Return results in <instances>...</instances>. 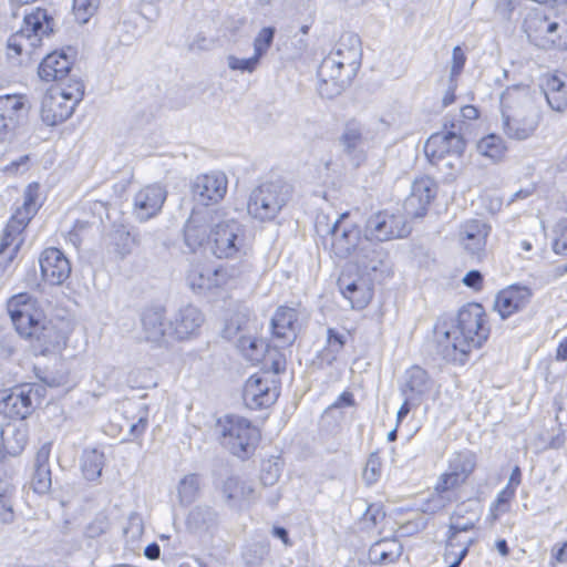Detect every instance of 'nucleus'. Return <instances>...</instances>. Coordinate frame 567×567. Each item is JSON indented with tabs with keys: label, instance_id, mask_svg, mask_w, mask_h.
Here are the masks:
<instances>
[{
	"label": "nucleus",
	"instance_id": "35",
	"mask_svg": "<svg viewBox=\"0 0 567 567\" xmlns=\"http://www.w3.org/2000/svg\"><path fill=\"white\" fill-rule=\"evenodd\" d=\"M223 495L229 506L240 507L243 502L255 499V489L239 477L230 476L223 484Z\"/></svg>",
	"mask_w": 567,
	"mask_h": 567
},
{
	"label": "nucleus",
	"instance_id": "37",
	"mask_svg": "<svg viewBox=\"0 0 567 567\" xmlns=\"http://www.w3.org/2000/svg\"><path fill=\"white\" fill-rule=\"evenodd\" d=\"M403 547L395 538H384L375 542L369 549L372 564L389 565L395 563L402 555Z\"/></svg>",
	"mask_w": 567,
	"mask_h": 567
},
{
	"label": "nucleus",
	"instance_id": "63",
	"mask_svg": "<svg viewBox=\"0 0 567 567\" xmlns=\"http://www.w3.org/2000/svg\"><path fill=\"white\" fill-rule=\"evenodd\" d=\"M327 342L332 352L338 353L346 344V337L333 328L327 331Z\"/></svg>",
	"mask_w": 567,
	"mask_h": 567
},
{
	"label": "nucleus",
	"instance_id": "49",
	"mask_svg": "<svg viewBox=\"0 0 567 567\" xmlns=\"http://www.w3.org/2000/svg\"><path fill=\"white\" fill-rule=\"evenodd\" d=\"M276 34L275 27L262 28L254 39V53L261 60L272 45Z\"/></svg>",
	"mask_w": 567,
	"mask_h": 567
},
{
	"label": "nucleus",
	"instance_id": "58",
	"mask_svg": "<svg viewBox=\"0 0 567 567\" xmlns=\"http://www.w3.org/2000/svg\"><path fill=\"white\" fill-rule=\"evenodd\" d=\"M465 62H466V56H465V53L463 52L462 48L458 45L454 47L453 51H452V65H451L449 82L453 83L454 80H456V78L463 71Z\"/></svg>",
	"mask_w": 567,
	"mask_h": 567
},
{
	"label": "nucleus",
	"instance_id": "2",
	"mask_svg": "<svg viewBox=\"0 0 567 567\" xmlns=\"http://www.w3.org/2000/svg\"><path fill=\"white\" fill-rule=\"evenodd\" d=\"M8 311L17 332L31 342L35 354L45 355L61 350L65 344L62 331L45 321L29 293L13 296L8 302Z\"/></svg>",
	"mask_w": 567,
	"mask_h": 567
},
{
	"label": "nucleus",
	"instance_id": "61",
	"mask_svg": "<svg viewBox=\"0 0 567 567\" xmlns=\"http://www.w3.org/2000/svg\"><path fill=\"white\" fill-rule=\"evenodd\" d=\"M384 518L385 513L379 504H370L363 514V519L369 522L371 527L378 526Z\"/></svg>",
	"mask_w": 567,
	"mask_h": 567
},
{
	"label": "nucleus",
	"instance_id": "1",
	"mask_svg": "<svg viewBox=\"0 0 567 567\" xmlns=\"http://www.w3.org/2000/svg\"><path fill=\"white\" fill-rule=\"evenodd\" d=\"M489 337L486 313L482 305L472 302L463 306L452 330H446L439 341V351L447 362L463 365L473 349L481 348Z\"/></svg>",
	"mask_w": 567,
	"mask_h": 567
},
{
	"label": "nucleus",
	"instance_id": "20",
	"mask_svg": "<svg viewBox=\"0 0 567 567\" xmlns=\"http://www.w3.org/2000/svg\"><path fill=\"white\" fill-rule=\"evenodd\" d=\"M166 189L158 185H148L138 190L133 199V215L141 223L155 217L166 200Z\"/></svg>",
	"mask_w": 567,
	"mask_h": 567
},
{
	"label": "nucleus",
	"instance_id": "53",
	"mask_svg": "<svg viewBox=\"0 0 567 567\" xmlns=\"http://www.w3.org/2000/svg\"><path fill=\"white\" fill-rule=\"evenodd\" d=\"M476 542L473 537L462 538L460 537V534L452 533L447 530V539H446V550L444 554V559L447 561L451 556L455 557L457 556L453 549L455 547H461L463 549L465 546L467 548V551L470 550V547Z\"/></svg>",
	"mask_w": 567,
	"mask_h": 567
},
{
	"label": "nucleus",
	"instance_id": "38",
	"mask_svg": "<svg viewBox=\"0 0 567 567\" xmlns=\"http://www.w3.org/2000/svg\"><path fill=\"white\" fill-rule=\"evenodd\" d=\"M105 465V455L97 449H85L81 456V470L85 480L97 481Z\"/></svg>",
	"mask_w": 567,
	"mask_h": 567
},
{
	"label": "nucleus",
	"instance_id": "29",
	"mask_svg": "<svg viewBox=\"0 0 567 567\" xmlns=\"http://www.w3.org/2000/svg\"><path fill=\"white\" fill-rule=\"evenodd\" d=\"M229 276L224 268H204L199 266L193 267L187 276L186 281L189 288L197 293H205L215 288L227 285Z\"/></svg>",
	"mask_w": 567,
	"mask_h": 567
},
{
	"label": "nucleus",
	"instance_id": "51",
	"mask_svg": "<svg viewBox=\"0 0 567 567\" xmlns=\"http://www.w3.org/2000/svg\"><path fill=\"white\" fill-rule=\"evenodd\" d=\"M382 462L378 452H372L367 461L362 478L367 485H372L381 477Z\"/></svg>",
	"mask_w": 567,
	"mask_h": 567
},
{
	"label": "nucleus",
	"instance_id": "39",
	"mask_svg": "<svg viewBox=\"0 0 567 567\" xmlns=\"http://www.w3.org/2000/svg\"><path fill=\"white\" fill-rule=\"evenodd\" d=\"M218 522L217 512L210 506H195L188 514L186 524L190 530L198 532L209 529Z\"/></svg>",
	"mask_w": 567,
	"mask_h": 567
},
{
	"label": "nucleus",
	"instance_id": "7",
	"mask_svg": "<svg viewBox=\"0 0 567 567\" xmlns=\"http://www.w3.org/2000/svg\"><path fill=\"white\" fill-rule=\"evenodd\" d=\"M522 30L528 42L542 50L554 49L567 31V21L561 23L557 17H550L544 9L529 10L523 20Z\"/></svg>",
	"mask_w": 567,
	"mask_h": 567
},
{
	"label": "nucleus",
	"instance_id": "34",
	"mask_svg": "<svg viewBox=\"0 0 567 567\" xmlns=\"http://www.w3.org/2000/svg\"><path fill=\"white\" fill-rule=\"evenodd\" d=\"M50 447L43 445L35 455L31 487L37 494H47L52 486L51 468L49 464Z\"/></svg>",
	"mask_w": 567,
	"mask_h": 567
},
{
	"label": "nucleus",
	"instance_id": "23",
	"mask_svg": "<svg viewBox=\"0 0 567 567\" xmlns=\"http://www.w3.org/2000/svg\"><path fill=\"white\" fill-rule=\"evenodd\" d=\"M270 328L277 347L291 346L299 331L298 311L287 306L278 307L271 318Z\"/></svg>",
	"mask_w": 567,
	"mask_h": 567
},
{
	"label": "nucleus",
	"instance_id": "55",
	"mask_svg": "<svg viewBox=\"0 0 567 567\" xmlns=\"http://www.w3.org/2000/svg\"><path fill=\"white\" fill-rule=\"evenodd\" d=\"M259 62L260 59L255 53L248 59H240L234 55H229L227 58V64L230 70L248 73H252L257 69Z\"/></svg>",
	"mask_w": 567,
	"mask_h": 567
},
{
	"label": "nucleus",
	"instance_id": "17",
	"mask_svg": "<svg viewBox=\"0 0 567 567\" xmlns=\"http://www.w3.org/2000/svg\"><path fill=\"white\" fill-rule=\"evenodd\" d=\"M75 51L72 48L66 50L53 51L45 55L38 68V74L41 80L47 82H61L68 84L72 78L71 72ZM73 78L79 79L73 75Z\"/></svg>",
	"mask_w": 567,
	"mask_h": 567
},
{
	"label": "nucleus",
	"instance_id": "31",
	"mask_svg": "<svg viewBox=\"0 0 567 567\" xmlns=\"http://www.w3.org/2000/svg\"><path fill=\"white\" fill-rule=\"evenodd\" d=\"M434 386L433 379L427 371L420 365H413L404 373V381L401 385V392L419 403L431 393Z\"/></svg>",
	"mask_w": 567,
	"mask_h": 567
},
{
	"label": "nucleus",
	"instance_id": "19",
	"mask_svg": "<svg viewBox=\"0 0 567 567\" xmlns=\"http://www.w3.org/2000/svg\"><path fill=\"white\" fill-rule=\"evenodd\" d=\"M39 264L43 279L50 285L60 286L71 275V262L59 248H45L40 255Z\"/></svg>",
	"mask_w": 567,
	"mask_h": 567
},
{
	"label": "nucleus",
	"instance_id": "50",
	"mask_svg": "<svg viewBox=\"0 0 567 567\" xmlns=\"http://www.w3.org/2000/svg\"><path fill=\"white\" fill-rule=\"evenodd\" d=\"M100 0H73V13L75 20L84 24L96 12Z\"/></svg>",
	"mask_w": 567,
	"mask_h": 567
},
{
	"label": "nucleus",
	"instance_id": "14",
	"mask_svg": "<svg viewBox=\"0 0 567 567\" xmlns=\"http://www.w3.org/2000/svg\"><path fill=\"white\" fill-rule=\"evenodd\" d=\"M279 396L277 381L267 374H254L244 385L243 399L250 410H259L272 405Z\"/></svg>",
	"mask_w": 567,
	"mask_h": 567
},
{
	"label": "nucleus",
	"instance_id": "54",
	"mask_svg": "<svg viewBox=\"0 0 567 567\" xmlns=\"http://www.w3.org/2000/svg\"><path fill=\"white\" fill-rule=\"evenodd\" d=\"M280 477V466L275 460L264 461L260 470V482L264 486H272Z\"/></svg>",
	"mask_w": 567,
	"mask_h": 567
},
{
	"label": "nucleus",
	"instance_id": "42",
	"mask_svg": "<svg viewBox=\"0 0 567 567\" xmlns=\"http://www.w3.org/2000/svg\"><path fill=\"white\" fill-rule=\"evenodd\" d=\"M476 150L484 157H487L493 162H497L503 158L506 152V146L501 136L496 134H488L478 141Z\"/></svg>",
	"mask_w": 567,
	"mask_h": 567
},
{
	"label": "nucleus",
	"instance_id": "5",
	"mask_svg": "<svg viewBox=\"0 0 567 567\" xmlns=\"http://www.w3.org/2000/svg\"><path fill=\"white\" fill-rule=\"evenodd\" d=\"M292 187L281 178L268 181L249 195L248 214L260 221L274 220L291 198Z\"/></svg>",
	"mask_w": 567,
	"mask_h": 567
},
{
	"label": "nucleus",
	"instance_id": "46",
	"mask_svg": "<svg viewBox=\"0 0 567 567\" xmlns=\"http://www.w3.org/2000/svg\"><path fill=\"white\" fill-rule=\"evenodd\" d=\"M451 492H452V489L443 491L440 486V481H439L434 487V492L423 504V512L434 514V513L445 508L453 501Z\"/></svg>",
	"mask_w": 567,
	"mask_h": 567
},
{
	"label": "nucleus",
	"instance_id": "22",
	"mask_svg": "<svg viewBox=\"0 0 567 567\" xmlns=\"http://www.w3.org/2000/svg\"><path fill=\"white\" fill-rule=\"evenodd\" d=\"M28 109L22 95H0V143L8 141Z\"/></svg>",
	"mask_w": 567,
	"mask_h": 567
},
{
	"label": "nucleus",
	"instance_id": "60",
	"mask_svg": "<svg viewBox=\"0 0 567 567\" xmlns=\"http://www.w3.org/2000/svg\"><path fill=\"white\" fill-rule=\"evenodd\" d=\"M548 105L554 110L561 112L567 109V89L548 93L545 95Z\"/></svg>",
	"mask_w": 567,
	"mask_h": 567
},
{
	"label": "nucleus",
	"instance_id": "16",
	"mask_svg": "<svg viewBox=\"0 0 567 567\" xmlns=\"http://www.w3.org/2000/svg\"><path fill=\"white\" fill-rule=\"evenodd\" d=\"M348 213L340 215L329 229L331 236V249L339 258L354 256L355 250L361 245V229L354 224L344 223Z\"/></svg>",
	"mask_w": 567,
	"mask_h": 567
},
{
	"label": "nucleus",
	"instance_id": "40",
	"mask_svg": "<svg viewBox=\"0 0 567 567\" xmlns=\"http://www.w3.org/2000/svg\"><path fill=\"white\" fill-rule=\"evenodd\" d=\"M338 286L343 297L350 301L352 308L362 309L371 299L370 290L357 281L348 282L344 277H341L338 280Z\"/></svg>",
	"mask_w": 567,
	"mask_h": 567
},
{
	"label": "nucleus",
	"instance_id": "24",
	"mask_svg": "<svg viewBox=\"0 0 567 567\" xmlns=\"http://www.w3.org/2000/svg\"><path fill=\"white\" fill-rule=\"evenodd\" d=\"M466 143L463 136L454 131H445L432 134L425 143V155L433 162L443 159L445 155L461 156Z\"/></svg>",
	"mask_w": 567,
	"mask_h": 567
},
{
	"label": "nucleus",
	"instance_id": "56",
	"mask_svg": "<svg viewBox=\"0 0 567 567\" xmlns=\"http://www.w3.org/2000/svg\"><path fill=\"white\" fill-rule=\"evenodd\" d=\"M39 198V185L33 183L29 184L23 193L22 208L32 214H37L40 205L38 204Z\"/></svg>",
	"mask_w": 567,
	"mask_h": 567
},
{
	"label": "nucleus",
	"instance_id": "44",
	"mask_svg": "<svg viewBox=\"0 0 567 567\" xmlns=\"http://www.w3.org/2000/svg\"><path fill=\"white\" fill-rule=\"evenodd\" d=\"M179 503L188 506L195 502L199 493V476L197 474H188L184 476L177 487Z\"/></svg>",
	"mask_w": 567,
	"mask_h": 567
},
{
	"label": "nucleus",
	"instance_id": "33",
	"mask_svg": "<svg viewBox=\"0 0 567 567\" xmlns=\"http://www.w3.org/2000/svg\"><path fill=\"white\" fill-rule=\"evenodd\" d=\"M141 321L147 341L159 343L169 338V322H165V311L163 308L145 309Z\"/></svg>",
	"mask_w": 567,
	"mask_h": 567
},
{
	"label": "nucleus",
	"instance_id": "62",
	"mask_svg": "<svg viewBox=\"0 0 567 567\" xmlns=\"http://www.w3.org/2000/svg\"><path fill=\"white\" fill-rule=\"evenodd\" d=\"M109 529V522L105 516H97L92 523H90L86 527V536L90 538L99 537L100 535L106 533Z\"/></svg>",
	"mask_w": 567,
	"mask_h": 567
},
{
	"label": "nucleus",
	"instance_id": "43",
	"mask_svg": "<svg viewBox=\"0 0 567 567\" xmlns=\"http://www.w3.org/2000/svg\"><path fill=\"white\" fill-rule=\"evenodd\" d=\"M237 347L249 361H260L268 346L261 339L241 336L237 341Z\"/></svg>",
	"mask_w": 567,
	"mask_h": 567
},
{
	"label": "nucleus",
	"instance_id": "3",
	"mask_svg": "<svg viewBox=\"0 0 567 567\" xmlns=\"http://www.w3.org/2000/svg\"><path fill=\"white\" fill-rule=\"evenodd\" d=\"M519 87L507 89L502 95L503 131L507 137L524 141L530 137L537 130L540 114L530 99L523 94L517 99V105H511L514 93H519Z\"/></svg>",
	"mask_w": 567,
	"mask_h": 567
},
{
	"label": "nucleus",
	"instance_id": "64",
	"mask_svg": "<svg viewBox=\"0 0 567 567\" xmlns=\"http://www.w3.org/2000/svg\"><path fill=\"white\" fill-rule=\"evenodd\" d=\"M266 360L269 362V368L275 374H279L286 370V359L281 353L277 351L272 353L269 351Z\"/></svg>",
	"mask_w": 567,
	"mask_h": 567
},
{
	"label": "nucleus",
	"instance_id": "8",
	"mask_svg": "<svg viewBox=\"0 0 567 567\" xmlns=\"http://www.w3.org/2000/svg\"><path fill=\"white\" fill-rule=\"evenodd\" d=\"M210 235V250L217 258H238L245 252L244 226L235 218H225L220 210Z\"/></svg>",
	"mask_w": 567,
	"mask_h": 567
},
{
	"label": "nucleus",
	"instance_id": "45",
	"mask_svg": "<svg viewBox=\"0 0 567 567\" xmlns=\"http://www.w3.org/2000/svg\"><path fill=\"white\" fill-rule=\"evenodd\" d=\"M110 238L122 257L126 256L131 250V245L136 243L135 236L124 225H113Z\"/></svg>",
	"mask_w": 567,
	"mask_h": 567
},
{
	"label": "nucleus",
	"instance_id": "15",
	"mask_svg": "<svg viewBox=\"0 0 567 567\" xmlns=\"http://www.w3.org/2000/svg\"><path fill=\"white\" fill-rule=\"evenodd\" d=\"M228 179L221 172H210L195 177L190 189L193 198L200 207H210L224 198L227 192Z\"/></svg>",
	"mask_w": 567,
	"mask_h": 567
},
{
	"label": "nucleus",
	"instance_id": "27",
	"mask_svg": "<svg viewBox=\"0 0 567 567\" xmlns=\"http://www.w3.org/2000/svg\"><path fill=\"white\" fill-rule=\"evenodd\" d=\"M203 322L202 311L193 305H186L178 309L169 321V338L185 340L197 333Z\"/></svg>",
	"mask_w": 567,
	"mask_h": 567
},
{
	"label": "nucleus",
	"instance_id": "6",
	"mask_svg": "<svg viewBox=\"0 0 567 567\" xmlns=\"http://www.w3.org/2000/svg\"><path fill=\"white\" fill-rule=\"evenodd\" d=\"M216 429L221 444L241 460L254 454L260 440L259 430L249 420L238 415H227L218 420Z\"/></svg>",
	"mask_w": 567,
	"mask_h": 567
},
{
	"label": "nucleus",
	"instance_id": "18",
	"mask_svg": "<svg viewBox=\"0 0 567 567\" xmlns=\"http://www.w3.org/2000/svg\"><path fill=\"white\" fill-rule=\"evenodd\" d=\"M339 142L343 153L355 166H360L365 161L367 153L372 147L368 132L354 121L346 124Z\"/></svg>",
	"mask_w": 567,
	"mask_h": 567
},
{
	"label": "nucleus",
	"instance_id": "25",
	"mask_svg": "<svg viewBox=\"0 0 567 567\" xmlns=\"http://www.w3.org/2000/svg\"><path fill=\"white\" fill-rule=\"evenodd\" d=\"M34 215L22 207L16 209L4 228L0 243V256L6 255L8 251V260L11 261L13 259L23 241L20 235Z\"/></svg>",
	"mask_w": 567,
	"mask_h": 567
},
{
	"label": "nucleus",
	"instance_id": "57",
	"mask_svg": "<svg viewBox=\"0 0 567 567\" xmlns=\"http://www.w3.org/2000/svg\"><path fill=\"white\" fill-rule=\"evenodd\" d=\"M519 0H493L494 12L503 21H509Z\"/></svg>",
	"mask_w": 567,
	"mask_h": 567
},
{
	"label": "nucleus",
	"instance_id": "52",
	"mask_svg": "<svg viewBox=\"0 0 567 567\" xmlns=\"http://www.w3.org/2000/svg\"><path fill=\"white\" fill-rule=\"evenodd\" d=\"M553 249L556 254L567 256V217L557 221L554 227Z\"/></svg>",
	"mask_w": 567,
	"mask_h": 567
},
{
	"label": "nucleus",
	"instance_id": "48",
	"mask_svg": "<svg viewBox=\"0 0 567 567\" xmlns=\"http://www.w3.org/2000/svg\"><path fill=\"white\" fill-rule=\"evenodd\" d=\"M515 493L516 492L514 486H505L501 492H498L495 501L491 504L489 507L493 520L498 519L501 515L511 511V502L515 497Z\"/></svg>",
	"mask_w": 567,
	"mask_h": 567
},
{
	"label": "nucleus",
	"instance_id": "26",
	"mask_svg": "<svg viewBox=\"0 0 567 567\" xmlns=\"http://www.w3.org/2000/svg\"><path fill=\"white\" fill-rule=\"evenodd\" d=\"M435 194L436 186L433 179L430 177L415 179L403 204L405 213L415 218L423 217Z\"/></svg>",
	"mask_w": 567,
	"mask_h": 567
},
{
	"label": "nucleus",
	"instance_id": "11",
	"mask_svg": "<svg viewBox=\"0 0 567 567\" xmlns=\"http://www.w3.org/2000/svg\"><path fill=\"white\" fill-rule=\"evenodd\" d=\"M411 233L404 215L380 210L371 215L364 226V238L383 243L406 237Z\"/></svg>",
	"mask_w": 567,
	"mask_h": 567
},
{
	"label": "nucleus",
	"instance_id": "36",
	"mask_svg": "<svg viewBox=\"0 0 567 567\" xmlns=\"http://www.w3.org/2000/svg\"><path fill=\"white\" fill-rule=\"evenodd\" d=\"M2 452L10 456L19 455L28 443V429L25 424H8L1 430Z\"/></svg>",
	"mask_w": 567,
	"mask_h": 567
},
{
	"label": "nucleus",
	"instance_id": "12",
	"mask_svg": "<svg viewBox=\"0 0 567 567\" xmlns=\"http://www.w3.org/2000/svg\"><path fill=\"white\" fill-rule=\"evenodd\" d=\"M351 42L350 47H346L343 40L338 44L336 51L327 55L320 63L317 75L324 78H333V71L340 72L353 79L360 68L361 52L359 50V39L357 37H349Z\"/></svg>",
	"mask_w": 567,
	"mask_h": 567
},
{
	"label": "nucleus",
	"instance_id": "30",
	"mask_svg": "<svg viewBox=\"0 0 567 567\" xmlns=\"http://www.w3.org/2000/svg\"><path fill=\"white\" fill-rule=\"evenodd\" d=\"M530 297L532 291L528 287L511 286L497 293L494 310L498 312L502 319H507L525 308Z\"/></svg>",
	"mask_w": 567,
	"mask_h": 567
},
{
	"label": "nucleus",
	"instance_id": "9",
	"mask_svg": "<svg viewBox=\"0 0 567 567\" xmlns=\"http://www.w3.org/2000/svg\"><path fill=\"white\" fill-rule=\"evenodd\" d=\"M54 19L48 10L37 8L24 14L22 28L8 40V49L21 54L23 41H28L30 47H37L43 35H50L54 31Z\"/></svg>",
	"mask_w": 567,
	"mask_h": 567
},
{
	"label": "nucleus",
	"instance_id": "4",
	"mask_svg": "<svg viewBox=\"0 0 567 567\" xmlns=\"http://www.w3.org/2000/svg\"><path fill=\"white\" fill-rule=\"evenodd\" d=\"M84 83L81 79L71 78L68 84L53 86L43 94L40 106L42 122L55 126L66 121L76 105L83 100Z\"/></svg>",
	"mask_w": 567,
	"mask_h": 567
},
{
	"label": "nucleus",
	"instance_id": "59",
	"mask_svg": "<svg viewBox=\"0 0 567 567\" xmlns=\"http://www.w3.org/2000/svg\"><path fill=\"white\" fill-rule=\"evenodd\" d=\"M463 515L461 513V507H457V509L453 513L451 517V524L449 525V532L461 534L468 530H472L475 527L474 520H466V522H460V518H462Z\"/></svg>",
	"mask_w": 567,
	"mask_h": 567
},
{
	"label": "nucleus",
	"instance_id": "21",
	"mask_svg": "<svg viewBox=\"0 0 567 567\" xmlns=\"http://www.w3.org/2000/svg\"><path fill=\"white\" fill-rule=\"evenodd\" d=\"M476 466V455L470 450L455 452L449 460V472L440 477V486L454 489L465 483Z\"/></svg>",
	"mask_w": 567,
	"mask_h": 567
},
{
	"label": "nucleus",
	"instance_id": "47",
	"mask_svg": "<svg viewBox=\"0 0 567 567\" xmlns=\"http://www.w3.org/2000/svg\"><path fill=\"white\" fill-rule=\"evenodd\" d=\"M14 487L8 482L0 480V522L3 524L11 523L14 514L11 497Z\"/></svg>",
	"mask_w": 567,
	"mask_h": 567
},
{
	"label": "nucleus",
	"instance_id": "41",
	"mask_svg": "<svg viewBox=\"0 0 567 567\" xmlns=\"http://www.w3.org/2000/svg\"><path fill=\"white\" fill-rule=\"evenodd\" d=\"M333 78H319L318 92L321 97L333 99L340 95L347 86L350 85L352 79L341 74L340 72L333 71Z\"/></svg>",
	"mask_w": 567,
	"mask_h": 567
},
{
	"label": "nucleus",
	"instance_id": "13",
	"mask_svg": "<svg viewBox=\"0 0 567 567\" xmlns=\"http://www.w3.org/2000/svg\"><path fill=\"white\" fill-rule=\"evenodd\" d=\"M218 209L213 207H197L192 210L184 226V241L192 250L196 251L204 245H212L210 229L217 221Z\"/></svg>",
	"mask_w": 567,
	"mask_h": 567
},
{
	"label": "nucleus",
	"instance_id": "10",
	"mask_svg": "<svg viewBox=\"0 0 567 567\" xmlns=\"http://www.w3.org/2000/svg\"><path fill=\"white\" fill-rule=\"evenodd\" d=\"M43 392V386L31 383L0 391V414L9 419H27L34 410V401H38Z\"/></svg>",
	"mask_w": 567,
	"mask_h": 567
},
{
	"label": "nucleus",
	"instance_id": "32",
	"mask_svg": "<svg viewBox=\"0 0 567 567\" xmlns=\"http://www.w3.org/2000/svg\"><path fill=\"white\" fill-rule=\"evenodd\" d=\"M361 270L367 274L382 271L388 259V251L378 243L363 237V240L353 256Z\"/></svg>",
	"mask_w": 567,
	"mask_h": 567
},
{
	"label": "nucleus",
	"instance_id": "28",
	"mask_svg": "<svg viewBox=\"0 0 567 567\" xmlns=\"http://www.w3.org/2000/svg\"><path fill=\"white\" fill-rule=\"evenodd\" d=\"M489 230L491 227L482 220H467L461 226L460 241L468 254L481 259L485 252Z\"/></svg>",
	"mask_w": 567,
	"mask_h": 567
}]
</instances>
